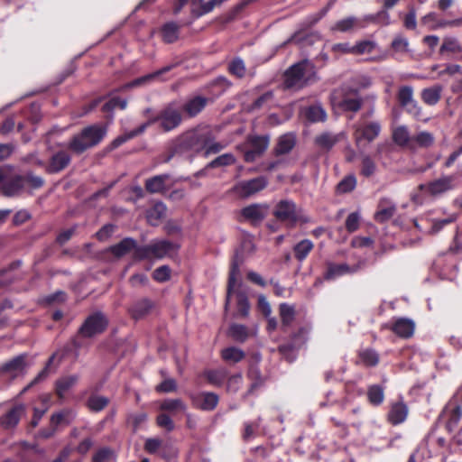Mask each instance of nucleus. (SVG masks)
<instances>
[{
	"mask_svg": "<svg viewBox=\"0 0 462 462\" xmlns=\"http://www.w3.org/2000/svg\"><path fill=\"white\" fill-rule=\"evenodd\" d=\"M443 87L441 85H434L421 90L420 97L428 106H435L441 98Z\"/></svg>",
	"mask_w": 462,
	"mask_h": 462,
	"instance_id": "29",
	"label": "nucleus"
},
{
	"mask_svg": "<svg viewBox=\"0 0 462 462\" xmlns=\"http://www.w3.org/2000/svg\"><path fill=\"white\" fill-rule=\"evenodd\" d=\"M180 26L174 23H167L162 28V40L166 43H172L179 38Z\"/></svg>",
	"mask_w": 462,
	"mask_h": 462,
	"instance_id": "40",
	"label": "nucleus"
},
{
	"mask_svg": "<svg viewBox=\"0 0 462 462\" xmlns=\"http://www.w3.org/2000/svg\"><path fill=\"white\" fill-rule=\"evenodd\" d=\"M160 409L175 415L186 411L187 406L181 399H166L161 403Z\"/></svg>",
	"mask_w": 462,
	"mask_h": 462,
	"instance_id": "36",
	"label": "nucleus"
},
{
	"mask_svg": "<svg viewBox=\"0 0 462 462\" xmlns=\"http://www.w3.org/2000/svg\"><path fill=\"white\" fill-rule=\"evenodd\" d=\"M208 98L202 96H195L186 100L182 106V111L188 117L197 116L208 105Z\"/></svg>",
	"mask_w": 462,
	"mask_h": 462,
	"instance_id": "20",
	"label": "nucleus"
},
{
	"mask_svg": "<svg viewBox=\"0 0 462 462\" xmlns=\"http://www.w3.org/2000/svg\"><path fill=\"white\" fill-rule=\"evenodd\" d=\"M435 138L432 134L427 131L418 133L412 136L411 150H416L418 147L428 148L434 143Z\"/></svg>",
	"mask_w": 462,
	"mask_h": 462,
	"instance_id": "34",
	"label": "nucleus"
},
{
	"mask_svg": "<svg viewBox=\"0 0 462 462\" xmlns=\"http://www.w3.org/2000/svg\"><path fill=\"white\" fill-rule=\"evenodd\" d=\"M296 144V135L292 133H287L279 137L274 148L275 155H283L289 153Z\"/></svg>",
	"mask_w": 462,
	"mask_h": 462,
	"instance_id": "26",
	"label": "nucleus"
},
{
	"mask_svg": "<svg viewBox=\"0 0 462 462\" xmlns=\"http://www.w3.org/2000/svg\"><path fill=\"white\" fill-rule=\"evenodd\" d=\"M248 377L253 381L248 393H253L256 388L263 383V377L257 366H251L248 371Z\"/></svg>",
	"mask_w": 462,
	"mask_h": 462,
	"instance_id": "55",
	"label": "nucleus"
},
{
	"mask_svg": "<svg viewBox=\"0 0 462 462\" xmlns=\"http://www.w3.org/2000/svg\"><path fill=\"white\" fill-rule=\"evenodd\" d=\"M393 140L399 146L407 147L411 150L412 136L410 135L406 126L401 125L396 127L393 133Z\"/></svg>",
	"mask_w": 462,
	"mask_h": 462,
	"instance_id": "32",
	"label": "nucleus"
},
{
	"mask_svg": "<svg viewBox=\"0 0 462 462\" xmlns=\"http://www.w3.org/2000/svg\"><path fill=\"white\" fill-rule=\"evenodd\" d=\"M174 249L173 243L168 240H157L135 248L134 257L136 260L162 259Z\"/></svg>",
	"mask_w": 462,
	"mask_h": 462,
	"instance_id": "6",
	"label": "nucleus"
},
{
	"mask_svg": "<svg viewBox=\"0 0 462 462\" xmlns=\"http://www.w3.org/2000/svg\"><path fill=\"white\" fill-rule=\"evenodd\" d=\"M70 161L71 157L67 152L59 151L50 158V162L46 166V172L50 174L58 173L67 168Z\"/></svg>",
	"mask_w": 462,
	"mask_h": 462,
	"instance_id": "18",
	"label": "nucleus"
},
{
	"mask_svg": "<svg viewBox=\"0 0 462 462\" xmlns=\"http://www.w3.org/2000/svg\"><path fill=\"white\" fill-rule=\"evenodd\" d=\"M351 272L350 267L346 263H327V271L324 274L326 280H333L338 276L348 273Z\"/></svg>",
	"mask_w": 462,
	"mask_h": 462,
	"instance_id": "35",
	"label": "nucleus"
},
{
	"mask_svg": "<svg viewBox=\"0 0 462 462\" xmlns=\"http://www.w3.org/2000/svg\"><path fill=\"white\" fill-rule=\"evenodd\" d=\"M396 210V205L391 199H382L378 203L374 220L380 223L386 222L394 216Z\"/></svg>",
	"mask_w": 462,
	"mask_h": 462,
	"instance_id": "22",
	"label": "nucleus"
},
{
	"mask_svg": "<svg viewBox=\"0 0 462 462\" xmlns=\"http://www.w3.org/2000/svg\"><path fill=\"white\" fill-rule=\"evenodd\" d=\"M398 101L403 107L412 106H417V103L413 99V88L411 86H402L398 91Z\"/></svg>",
	"mask_w": 462,
	"mask_h": 462,
	"instance_id": "42",
	"label": "nucleus"
},
{
	"mask_svg": "<svg viewBox=\"0 0 462 462\" xmlns=\"http://www.w3.org/2000/svg\"><path fill=\"white\" fill-rule=\"evenodd\" d=\"M223 145L216 142L212 132L206 128H196L189 130L178 136L172 143L171 154L168 162L174 154H180L186 152L199 153L204 152V156L216 154L223 149Z\"/></svg>",
	"mask_w": 462,
	"mask_h": 462,
	"instance_id": "1",
	"label": "nucleus"
},
{
	"mask_svg": "<svg viewBox=\"0 0 462 462\" xmlns=\"http://www.w3.org/2000/svg\"><path fill=\"white\" fill-rule=\"evenodd\" d=\"M356 185V179L355 176H347L344 178L338 184H337V190L341 193H346L355 189Z\"/></svg>",
	"mask_w": 462,
	"mask_h": 462,
	"instance_id": "62",
	"label": "nucleus"
},
{
	"mask_svg": "<svg viewBox=\"0 0 462 462\" xmlns=\"http://www.w3.org/2000/svg\"><path fill=\"white\" fill-rule=\"evenodd\" d=\"M462 52V46L458 40L454 37H445L439 48V54L446 53L457 54Z\"/></svg>",
	"mask_w": 462,
	"mask_h": 462,
	"instance_id": "38",
	"label": "nucleus"
},
{
	"mask_svg": "<svg viewBox=\"0 0 462 462\" xmlns=\"http://www.w3.org/2000/svg\"><path fill=\"white\" fill-rule=\"evenodd\" d=\"M391 46L397 52H406L408 51L409 41L402 35L398 34L394 37Z\"/></svg>",
	"mask_w": 462,
	"mask_h": 462,
	"instance_id": "63",
	"label": "nucleus"
},
{
	"mask_svg": "<svg viewBox=\"0 0 462 462\" xmlns=\"http://www.w3.org/2000/svg\"><path fill=\"white\" fill-rule=\"evenodd\" d=\"M106 133L105 127L97 125L88 126L71 139L68 147L76 153H82L99 143L105 137Z\"/></svg>",
	"mask_w": 462,
	"mask_h": 462,
	"instance_id": "4",
	"label": "nucleus"
},
{
	"mask_svg": "<svg viewBox=\"0 0 462 462\" xmlns=\"http://www.w3.org/2000/svg\"><path fill=\"white\" fill-rule=\"evenodd\" d=\"M181 122V111L171 103L164 106L156 116L150 117L147 122L142 125H145L146 130L150 125L157 124L159 129L162 132H170L179 127Z\"/></svg>",
	"mask_w": 462,
	"mask_h": 462,
	"instance_id": "5",
	"label": "nucleus"
},
{
	"mask_svg": "<svg viewBox=\"0 0 462 462\" xmlns=\"http://www.w3.org/2000/svg\"><path fill=\"white\" fill-rule=\"evenodd\" d=\"M455 175H445L428 183L426 186L421 184L420 189L426 188L427 191L432 196H438L454 189Z\"/></svg>",
	"mask_w": 462,
	"mask_h": 462,
	"instance_id": "13",
	"label": "nucleus"
},
{
	"mask_svg": "<svg viewBox=\"0 0 462 462\" xmlns=\"http://www.w3.org/2000/svg\"><path fill=\"white\" fill-rule=\"evenodd\" d=\"M440 417L445 420L446 427L448 431L454 430L462 418V405L457 393L445 405L440 413Z\"/></svg>",
	"mask_w": 462,
	"mask_h": 462,
	"instance_id": "8",
	"label": "nucleus"
},
{
	"mask_svg": "<svg viewBox=\"0 0 462 462\" xmlns=\"http://www.w3.org/2000/svg\"><path fill=\"white\" fill-rule=\"evenodd\" d=\"M240 274V268L238 263L234 261L231 265L229 277H228V282H227V291H226V310L227 309V306L230 301L231 294L233 293L234 288L236 286L237 277Z\"/></svg>",
	"mask_w": 462,
	"mask_h": 462,
	"instance_id": "39",
	"label": "nucleus"
},
{
	"mask_svg": "<svg viewBox=\"0 0 462 462\" xmlns=\"http://www.w3.org/2000/svg\"><path fill=\"white\" fill-rule=\"evenodd\" d=\"M267 210L266 205L252 204L242 209V216L254 226H257L266 217Z\"/></svg>",
	"mask_w": 462,
	"mask_h": 462,
	"instance_id": "17",
	"label": "nucleus"
},
{
	"mask_svg": "<svg viewBox=\"0 0 462 462\" xmlns=\"http://www.w3.org/2000/svg\"><path fill=\"white\" fill-rule=\"evenodd\" d=\"M365 28L364 23L356 16H348L344 19L337 21L332 27L331 30L340 32H352L355 29Z\"/></svg>",
	"mask_w": 462,
	"mask_h": 462,
	"instance_id": "25",
	"label": "nucleus"
},
{
	"mask_svg": "<svg viewBox=\"0 0 462 462\" xmlns=\"http://www.w3.org/2000/svg\"><path fill=\"white\" fill-rule=\"evenodd\" d=\"M145 131V125H141L140 126H138L137 128H135L134 130H132L126 134H124L118 137H116L111 143V145L113 146V148H117L118 146L122 145L123 143H125V142H127L128 140L139 135V134H142L143 132Z\"/></svg>",
	"mask_w": 462,
	"mask_h": 462,
	"instance_id": "51",
	"label": "nucleus"
},
{
	"mask_svg": "<svg viewBox=\"0 0 462 462\" xmlns=\"http://www.w3.org/2000/svg\"><path fill=\"white\" fill-rule=\"evenodd\" d=\"M236 162L235 157L231 153H224L219 155L206 165V169H214L234 164Z\"/></svg>",
	"mask_w": 462,
	"mask_h": 462,
	"instance_id": "52",
	"label": "nucleus"
},
{
	"mask_svg": "<svg viewBox=\"0 0 462 462\" xmlns=\"http://www.w3.org/2000/svg\"><path fill=\"white\" fill-rule=\"evenodd\" d=\"M227 373L225 369L218 370H208L205 372V377L207 380L214 385H221L225 381Z\"/></svg>",
	"mask_w": 462,
	"mask_h": 462,
	"instance_id": "53",
	"label": "nucleus"
},
{
	"mask_svg": "<svg viewBox=\"0 0 462 462\" xmlns=\"http://www.w3.org/2000/svg\"><path fill=\"white\" fill-rule=\"evenodd\" d=\"M25 415V405L23 403L15 404L0 417V427L5 430L13 431L18 426L21 419Z\"/></svg>",
	"mask_w": 462,
	"mask_h": 462,
	"instance_id": "10",
	"label": "nucleus"
},
{
	"mask_svg": "<svg viewBox=\"0 0 462 462\" xmlns=\"http://www.w3.org/2000/svg\"><path fill=\"white\" fill-rule=\"evenodd\" d=\"M75 418V414L71 410H63L60 412L53 413L51 417L50 423L57 428L60 424L69 425Z\"/></svg>",
	"mask_w": 462,
	"mask_h": 462,
	"instance_id": "43",
	"label": "nucleus"
},
{
	"mask_svg": "<svg viewBox=\"0 0 462 462\" xmlns=\"http://www.w3.org/2000/svg\"><path fill=\"white\" fill-rule=\"evenodd\" d=\"M225 0H209L206 3L201 4L199 8H192L190 13L193 17H201L214 10L216 6H220Z\"/></svg>",
	"mask_w": 462,
	"mask_h": 462,
	"instance_id": "45",
	"label": "nucleus"
},
{
	"mask_svg": "<svg viewBox=\"0 0 462 462\" xmlns=\"http://www.w3.org/2000/svg\"><path fill=\"white\" fill-rule=\"evenodd\" d=\"M237 299V311L241 317H247L250 311V303L245 292L238 291L236 293Z\"/></svg>",
	"mask_w": 462,
	"mask_h": 462,
	"instance_id": "56",
	"label": "nucleus"
},
{
	"mask_svg": "<svg viewBox=\"0 0 462 462\" xmlns=\"http://www.w3.org/2000/svg\"><path fill=\"white\" fill-rule=\"evenodd\" d=\"M408 414V408L403 402H397L393 404L388 413L389 421L397 425L403 422Z\"/></svg>",
	"mask_w": 462,
	"mask_h": 462,
	"instance_id": "30",
	"label": "nucleus"
},
{
	"mask_svg": "<svg viewBox=\"0 0 462 462\" xmlns=\"http://www.w3.org/2000/svg\"><path fill=\"white\" fill-rule=\"evenodd\" d=\"M316 76L312 62L303 60L291 66L284 73V87L288 89H300Z\"/></svg>",
	"mask_w": 462,
	"mask_h": 462,
	"instance_id": "3",
	"label": "nucleus"
},
{
	"mask_svg": "<svg viewBox=\"0 0 462 462\" xmlns=\"http://www.w3.org/2000/svg\"><path fill=\"white\" fill-rule=\"evenodd\" d=\"M376 171L375 162L369 155H363L361 164V174L365 177H371Z\"/></svg>",
	"mask_w": 462,
	"mask_h": 462,
	"instance_id": "59",
	"label": "nucleus"
},
{
	"mask_svg": "<svg viewBox=\"0 0 462 462\" xmlns=\"http://www.w3.org/2000/svg\"><path fill=\"white\" fill-rule=\"evenodd\" d=\"M171 270L168 265L156 268L152 273V278L158 282H164L171 279Z\"/></svg>",
	"mask_w": 462,
	"mask_h": 462,
	"instance_id": "61",
	"label": "nucleus"
},
{
	"mask_svg": "<svg viewBox=\"0 0 462 462\" xmlns=\"http://www.w3.org/2000/svg\"><path fill=\"white\" fill-rule=\"evenodd\" d=\"M138 247L139 246L137 245V243L134 239L131 237H126L121 240L119 243L110 246L108 251L111 254H113L116 257L119 258L125 255L132 250H134V252L135 248Z\"/></svg>",
	"mask_w": 462,
	"mask_h": 462,
	"instance_id": "27",
	"label": "nucleus"
},
{
	"mask_svg": "<svg viewBox=\"0 0 462 462\" xmlns=\"http://www.w3.org/2000/svg\"><path fill=\"white\" fill-rule=\"evenodd\" d=\"M109 403V399L101 395H92L88 400V407L93 411H100Z\"/></svg>",
	"mask_w": 462,
	"mask_h": 462,
	"instance_id": "54",
	"label": "nucleus"
},
{
	"mask_svg": "<svg viewBox=\"0 0 462 462\" xmlns=\"http://www.w3.org/2000/svg\"><path fill=\"white\" fill-rule=\"evenodd\" d=\"M376 47V43L373 41H362L353 45V54L361 55L371 53Z\"/></svg>",
	"mask_w": 462,
	"mask_h": 462,
	"instance_id": "60",
	"label": "nucleus"
},
{
	"mask_svg": "<svg viewBox=\"0 0 462 462\" xmlns=\"http://www.w3.org/2000/svg\"><path fill=\"white\" fill-rule=\"evenodd\" d=\"M280 317L282 321V328H288L295 319V309L287 303H282L279 306Z\"/></svg>",
	"mask_w": 462,
	"mask_h": 462,
	"instance_id": "37",
	"label": "nucleus"
},
{
	"mask_svg": "<svg viewBox=\"0 0 462 462\" xmlns=\"http://www.w3.org/2000/svg\"><path fill=\"white\" fill-rule=\"evenodd\" d=\"M304 116L310 123L324 122L327 119V113L320 104L308 106Z\"/></svg>",
	"mask_w": 462,
	"mask_h": 462,
	"instance_id": "33",
	"label": "nucleus"
},
{
	"mask_svg": "<svg viewBox=\"0 0 462 462\" xmlns=\"http://www.w3.org/2000/svg\"><path fill=\"white\" fill-rule=\"evenodd\" d=\"M367 397L371 404L380 405L384 399L383 388L377 384L371 385L367 391Z\"/></svg>",
	"mask_w": 462,
	"mask_h": 462,
	"instance_id": "49",
	"label": "nucleus"
},
{
	"mask_svg": "<svg viewBox=\"0 0 462 462\" xmlns=\"http://www.w3.org/2000/svg\"><path fill=\"white\" fill-rule=\"evenodd\" d=\"M361 361L367 366H374L379 362L378 354L372 349H365L359 353Z\"/></svg>",
	"mask_w": 462,
	"mask_h": 462,
	"instance_id": "58",
	"label": "nucleus"
},
{
	"mask_svg": "<svg viewBox=\"0 0 462 462\" xmlns=\"http://www.w3.org/2000/svg\"><path fill=\"white\" fill-rule=\"evenodd\" d=\"M155 307L153 300L148 298H142L134 302L128 308V313L134 320H139L145 318L151 313Z\"/></svg>",
	"mask_w": 462,
	"mask_h": 462,
	"instance_id": "16",
	"label": "nucleus"
},
{
	"mask_svg": "<svg viewBox=\"0 0 462 462\" xmlns=\"http://www.w3.org/2000/svg\"><path fill=\"white\" fill-rule=\"evenodd\" d=\"M107 325V318L101 311H97L86 319L79 329V334L83 337H92L104 332Z\"/></svg>",
	"mask_w": 462,
	"mask_h": 462,
	"instance_id": "7",
	"label": "nucleus"
},
{
	"mask_svg": "<svg viewBox=\"0 0 462 462\" xmlns=\"http://www.w3.org/2000/svg\"><path fill=\"white\" fill-rule=\"evenodd\" d=\"M147 420V414L143 411L130 413L126 418V424L133 432H136Z\"/></svg>",
	"mask_w": 462,
	"mask_h": 462,
	"instance_id": "46",
	"label": "nucleus"
},
{
	"mask_svg": "<svg viewBox=\"0 0 462 462\" xmlns=\"http://www.w3.org/2000/svg\"><path fill=\"white\" fill-rule=\"evenodd\" d=\"M229 336L237 342H245L249 337L248 328L245 325L232 324L229 328Z\"/></svg>",
	"mask_w": 462,
	"mask_h": 462,
	"instance_id": "48",
	"label": "nucleus"
},
{
	"mask_svg": "<svg viewBox=\"0 0 462 462\" xmlns=\"http://www.w3.org/2000/svg\"><path fill=\"white\" fill-rule=\"evenodd\" d=\"M269 136H250L248 138V143L251 148L257 151V152H261L262 154L266 151L269 146Z\"/></svg>",
	"mask_w": 462,
	"mask_h": 462,
	"instance_id": "50",
	"label": "nucleus"
},
{
	"mask_svg": "<svg viewBox=\"0 0 462 462\" xmlns=\"http://www.w3.org/2000/svg\"><path fill=\"white\" fill-rule=\"evenodd\" d=\"M114 456L112 449L108 448H103L97 450L93 456V462H109Z\"/></svg>",
	"mask_w": 462,
	"mask_h": 462,
	"instance_id": "64",
	"label": "nucleus"
},
{
	"mask_svg": "<svg viewBox=\"0 0 462 462\" xmlns=\"http://www.w3.org/2000/svg\"><path fill=\"white\" fill-rule=\"evenodd\" d=\"M393 332L402 338L412 337L415 330V323L407 318L397 319L391 327Z\"/></svg>",
	"mask_w": 462,
	"mask_h": 462,
	"instance_id": "23",
	"label": "nucleus"
},
{
	"mask_svg": "<svg viewBox=\"0 0 462 462\" xmlns=\"http://www.w3.org/2000/svg\"><path fill=\"white\" fill-rule=\"evenodd\" d=\"M346 135L344 132L333 134L331 132H323L316 135L314 143L317 147L324 152H329L337 143L346 139Z\"/></svg>",
	"mask_w": 462,
	"mask_h": 462,
	"instance_id": "15",
	"label": "nucleus"
},
{
	"mask_svg": "<svg viewBox=\"0 0 462 462\" xmlns=\"http://www.w3.org/2000/svg\"><path fill=\"white\" fill-rule=\"evenodd\" d=\"M79 381V375L71 374L60 378L56 381V393L62 399L65 393L73 387Z\"/></svg>",
	"mask_w": 462,
	"mask_h": 462,
	"instance_id": "31",
	"label": "nucleus"
},
{
	"mask_svg": "<svg viewBox=\"0 0 462 462\" xmlns=\"http://www.w3.org/2000/svg\"><path fill=\"white\" fill-rule=\"evenodd\" d=\"M166 213V207L163 203H156L148 212L147 219L150 224L155 226L158 221L161 220Z\"/></svg>",
	"mask_w": 462,
	"mask_h": 462,
	"instance_id": "47",
	"label": "nucleus"
},
{
	"mask_svg": "<svg viewBox=\"0 0 462 462\" xmlns=\"http://www.w3.org/2000/svg\"><path fill=\"white\" fill-rule=\"evenodd\" d=\"M266 185L267 180L264 177H257L239 182L236 185L235 191L242 198H248L263 189Z\"/></svg>",
	"mask_w": 462,
	"mask_h": 462,
	"instance_id": "11",
	"label": "nucleus"
},
{
	"mask_svg": "<svg viewBox=\"0 0 462 462\" xmlns=\"http://www.w3.org/2000/svg\"><path fill=\"white\" fill-rule=\"evenodd\" d=\"M171 176L169 174H160L153 176L152 178H149L145 180V189L152 194L154 193H165L170 186Z\"/></svg>",
	"mask_w": 462,
	"mask_h": 462,
	"instance_id": "19",
	"label": "nucleus"
},
{
	"mask_svg": "<svg viewBox=\"0 0 462 462\" xmlns=\"http://www.w3.org/2000/svg\"><path fill=\"white\" fill-rule=\"evenodd\" d=\"M342 98L338 102V106L344 111L357 112L363 105V99L356 90L342 88Z\"/></svg>",
	"mask_w": 462,
	"mask_h": 462,
	"instance_id": "14",
	"label": "nucleus"
},
{
	"mask_svg": "<svg viewBox=\"0 0 462 462\" xmlns=\"http://www.w3.org/2000/svg\"><path fill=\"white\" fill-rule=\"evenodd\" d=\"M245 356V352L237 347L230 346L221 351V357L229 363H238Z\"/></svg>",
	"mask_w": 462,
	"mask_h": 462,
	"instance_id": "44",
	"label": "nucleus"
},
{
	"mask_svg": "<svg viewBox=\"0 0 462 462\" xmlns=\"http://www.w3.org/2000/svg\"><path fill=\"white\" fill-rule=\"evenodd\" d=\"M273 215L278 221L285 224L290 228L310 222V218L305 214L304 210L291 199H282L277 202Z\"/></svg>",
	"mask_w": 462,
	"mask_h": 462,
	"instance_id": "2",
	"label": "nucleus"
},
{
	"mask_svg": "<svg viewBox=\"0 0 462 462\" xmlns=\"http://www.w3.org/2000/svg\"><path fill=\"white\" fill-rule=\"evenodd\" d=\"M174 67H175V64L165 66L162 69H161L153 73L147 74L145 76L140 77V78L131 81L130 83L125 85L124 88H136V87H141V86L146 85V84L150 83L152 80L157 79L160 75L170 71Z\"/></svg>",
	"mask_w": 462,
	"mask_h": 462,
	"instance_id": "28",
	"label": "nucleus"
},
{
	"mask_svg": "<svg viewBox=\"0 0 462 462\" xmlns=\"http://www.w3.org/2000/svg\"><path fill=\"white\" fill-rule=\"evenodd\" d=\"M228 70L232 75L241 79L245 75L246 71L245 62L242 59L236 58L229 63Z\"/></svg>",
	"mask_w": 462,
	"mask_h": 462,
	"instance_id": "57",
	"label": "nucleus"
},
{
	"mask_svg": "<svg viewBox=\"0 0 462 462\" xmlns=\"http://www.w3.org/2000/svg\"><path fill=\"white\" fill-rule=\"evenodd\" d=\"M25 367L24 356H18L4 364L1 367V372L9 374L12 378H15L24 372Z\"/></svg>",
	"mask_w": 462,
	"mask_h": 462,
	"instance_id": "24",
	"label": "nucleus"
},
{
	"mask_svg": "<svg viewBox=\"0 0 462 462\" xmlns=\"http://www.w3.org/2000/svg\"><path fill=\"white\" fill-rule=\"evenodd\" d=\"M24 177L22 175H7L5 181L2 186V192L6 197H14L18 195L23 189Z\"/></svg>",
	"mask_w": 462,
	"mask_h": 462,
	"instance_id": "21",
	"label": "nucleus"
},
{
	"mask_svg": "<svg viewBox=\"0 0 462 462\" xmlns=\"http://www.w3.org/2000/svg\"><path fill=\"white\" fill-rule=\"evenodd\" d=\"M314 244L310 239H303L297 243L293 247L294 256L295 258L302 262L310 252L313 249Z\"/></svg>",
	"mask_w": 462,
	"mask_h": 462,
	"instance_id": "41",
	"label": "nucleus"
},
{
	"mask_svg": "<svg viewBox=\"0 0 462 462\" xmlns=\"http://www.w3.org/2000/svg\"><path fill=\"white\" fill-rule=\"evenodd\" d=\"M354 131V139L356 146H360L363 140L373 142L380 134L381 125L378 122L356 124Z\"/></svg>",
	"mask_w": 462,
	"mask_h": 462,
	"instance_id": "9",
	"label": "nucleus"
},
{
	"mask_svg": "<svg viewBox=\"0 0 462 462\" xmlns=\"http://www.w3.org/2000/svg\"><path fill=\"white\" fill-rule=\"evenodd\" d=\"M190 401L193 407L202 411H213L219 402V397L215 393L202 392L190 394Z\"/></svg>",
	"mask_w": 462,
	"mask_h": 462,
	"instance_id": "12",
	"label": "nucleus"
}]
</instances>
